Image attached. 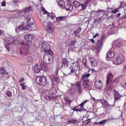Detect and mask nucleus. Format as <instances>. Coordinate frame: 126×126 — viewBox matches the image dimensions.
<instances>
[{
    "instance_id": "nucleus-1",
    "label": "nucleus",
    "mask_w": 126,
    "mask_h": 126,
    "mask_svg": "<svg viewBox=\"0 0 126 126\" xmlns=\"http://www.w3.org/2000/svg\"><path fill=\"white\" fill-rule=\"evenodd\" d=\"M90 75V74L89 73L84 74L82 75L81 80L83 81L82 86L85 90L89 89V85L88 83L89 82V80L88 78Z\"/></svg>"
},
{
    "instance_id": "nucleus-2",
    "label": "nucleus",
    "mask_w": 126,
    "mask_h": 126,
    "mask_svg": "<svg viewBox=\"0 0 126 126\" xmlns=\"http://www.w3.org/2000/svg\"><path fill=\"white\" fill-rule=\"evenodd\" d=\"M5 41L7 44L5 45V47L8 51H10L11 49L9 45L12 44L14 45H16L18 42L17 40L14 38L11 37L6 39Z\"/></svg>"
},
{
    "instance_id": "nucleus-3",
    "label": "nucleus",
    "mask_w": 126,
    "mask_h": 126,
    "mask_svg": "<svg viewBox=\"0 0 126 126\" xmlns=\"http://www.w3.org/2000/svg\"><path fill=\"white\" fill-rule=\"evenodd\" d=\"M35 81L38 84L43 86H45L47 83L46 77L43 76H37L36 77Z\"/></svg>"
},
{
    "instance_id": "nucleus-4",
    "label": "nucleus",
    "mask_w": 126,
    "mask_h": 126,
    "mask_svg": "<svg viewBox=\"0 0 126 126\" xmlns=\"http://www.w3.org/2000/svg\"><path fill=\"white\" fill-rule=\"evenodd\" d=\"M113 76L111 73H109L108 74L107 81L106 82V88L108 90H110L113 87L111 85V83H113L112 79Z\"/></svg>"
},
{
    "instance_id": "nucleus-5",
    "label": "nucleus",
    "mask_w": 126,
    "mask_h": 126,
    "mask_svg": "<svg viewBox=\"0 0 126 126\" xmlns=\"http://www.w3.org/2000/svg\"><path fill=\"white\" fill-rule=\"evenodd\" d=\"M125 57L123 55L120 54L119 55L117 58L114 59L113 63L116 65L119 64L123 62L125 60Z\"/></svg>"
},
{
    "instance_id": "nucleus-6",
    "label": "nucleus",
    "mask_w": 126,
    "mask_h": 126,
    "mask_svg": "<svg viewBox=\"0 0 126 126\" xmlns=\"http://www.w3.org/2000/svg\"><path fill=\"white\" fill-rule=\"evenodd\" d=\"M52 57L50 55L46 53L44 56L43 61L44 62L47 64H49L51 63L52 61Z\"/></svg>"
},
{
    "instance_id": "nucleus-7",
    "label": "nucleus",
    "mask_w": 126,
    "mask_h": 126,
    "mask_svg": "<svg viewBox=\"0 0 126 126\" xmlns=\"http://www.w3.org/2000/svg\"><path fill=\"white\" fill-rule=\"evenodd\" d=\"M46 28L47 31L48 32H51L52 33L53 32L55 29V26L52 24V23H50L49 21L47 23V24L45 27H44Z\"/></svg>"
},
{
    "instance_id": "nucleus-8",
    "label": "nucleus",
    "mask_w": 126,
    "mask_h": 126,
    "mask_svg": "<svg viewBox=\"0 0 126 126\" xmlns=\"http://www.w3.org/2000/svg\"><path fill=\"white\" fill-rule=\"evenodd\" d=\"M19 52L21 55L26 56L30 52L29 48L26 47H21L19 48Z\"/></svg>"
},
{
    "instance_id": "nucleus-9",
    "label": "nucleus",
    "mask_w": 126,
    "mask_h": 126,
    "mask_svg": "<svg viewBox=\"0 0 126 126\" xmlns=\"http://www.w3.org/2000/svg\"><path fill=\"white\" fill-rule=\"evenodd\" d=\"M39 18L41 23L44 27H45V26H46L47 24V23L49 21L47 20L48 18L47 19H45V17L42 16L41 15H39Z\"/></svg>"
},
{
    "instance_id": "nucleus-10",
    "label": "nucleus",
    "mask_w": 126,
    "mask_h": 126,
    "mask_svg": "<svg viewBox=\"0 0 126 126\" xmlns=\"http://www.w3.org/2000/svg\"><path fill=\"white\" fill-rule=\"evenodd\" d=\"M42 48L45 52H48L50 49V45L47 43H43L42 44Z\"/></svg>"
},
{
    "instance_id": "nucleus-11",
    "label": "nucleus",
    "mask_w": 126,
    "mask_h": 126,
    "mask_svg": "<svg viewBox=\"0 0 126 126\" xmlns=\"http://www.w3.org/2000/svg\"><path fill=\"white\" fill-rule=\"evenodd\" d=\"M103 86L102 82L100 80H97L95 81L94 86L96 88L100 89Z\"/></svg>"
},
{
    "instance_id": "nucleus-12",
    "label": "nucleus",
    "mask_w": 126,
    "mask_h": 126,
    "mask_svg": "<svg viewBox=\"0 0 126 126\" xmlns=\"http://www.w3.org/2000/svg\"><path fill=\"white\" fill-rule=\"evenodd\" d=\"M113 43H114L113 44L112 46L113 48H120L122 46L121 42L118 40L116 41Z\"/></svg>"
},
{
    "instance_id": "nucleus-13",
    "label": "nucleus",
    "mask_w": 126,
    "mask_h": 126,
    "mask_svg": "<svg viewBox=\"0 0 126 126\" xmlns=\"http://www.w3.org/2000/svg\"><path fill=\"white\" fill-rule=\"evenodd\" d=\"M90 63L91 66L93 67L96 66L98 64V62L95 59L93 58H91L89 59Z\"/></svg>"
},
{
    "instance_id": "nucleus-14",
    "label": "nucleus",
    "mask_w": 126,
    "mask_h": 126,
    "mask_svg": "<svg viewBox=\"0 0 126 126\" xmlns=\"http://www.w3.org/2000/svg\"><path fill=\"white\" fill-rule=\"evenodd\" d=\"M114 55V52L113 51H109L107 53L106 59L107 61L113 57Z\"/></svg>"
},
{
    "instance_id": "nucleus-15",
    "label": "nucleus",
    "mask_w": 126,
    "mask_h": 126,
    "mask_svg": "<svg viewBox=\"0 0 126 126\" xmlns=\"http://www.w3.org/2000/svg\"><path fill=\"white\" fill-rule=\"evenodd\" d=\"M24 23L23 22H22L21 24L17 28H16L15 30L16 32H17V30L18 29L20 31H22L23 30H27L28 29V27H27V25H26L25 27H24L23 26Z\"/></svg>"
},
{
    "instance_id": "nucleus-16",
    "label": "nucleus",
    "mask_w": 126,
    "mask_h": 126,
    "mask_svg": "<svg viewBox=\"0 0 126 126\" xmlns=\"http://www.w3.org/2000/svg\"><path fill=\"white\" fill-rule=\"evenodd\" d=\"M114 98L115 100L114 102L118 100H120L121 95L118 92H117L116 91L114 90Z\"/></svg>"
},
{
    "instance_id": "nucleus-17",
    "label": "nucleus",
    "mask_w": 126,
    "mask_h": 126,
    "mask_svg": "<svg viewBox=\"0 0 126 126\" xmlns=\"http://www.w3.org/2000/svg\"><path fill=\"white\" fill-rule=\"evenodd\" d=\"M91 0H84L83 2V4H81V6L82 7V9L84 10L86 9L87 6V4L90 2Z\"/></svg>"
},
{
    "instance_id": "nucleus-18",
    "label": "nucleus",
    "mask_w": 126,
    "mask_h": 126,
    "mask_svg": "<svg viewBox=\"0 0 126 126\" xmlns=\"http://www.w3.org/2000/svg\"><path fill=\"white\" fill-rule=\"evenodd\" d=\"M70 69L71 71L68 75H75V76H78V75L77 69L74 68L72 67H70Z\"/></svg>"
},
{
    "instance_id": "nucleus-19",
    "label": "nucleus",
    "mask_w": 126,
    "mask_h": 126,
    "mask_svg": "<svg viewBox=\"0 0 126 126\" xmlns=\"http://www.w3.org/2000/svg\"><path fill=\"white\" fill-rule=\"evenodd\" d=\"M103 45V42L102 41H101L99 40L98 41L97 43V51L98 52H99Z\"/></svg>"
},
{
    "instance_id": "nucleus-20",
    "label": "nucleus",
    "mask_w": 126,
    "mask_h": 126,
    "mask_svg": "<svg viewBox=\"0 0 126 126\" xmlns=\"http://www.w3.org/2000/svg\"><path fill=\"white\" fill-rule=\"evenodd\" d=\"M33 69L35 73H39L40 70V67L37 64H36L34 65Z\"/></svg>"
},
{
    "instance_id": "nucleus-21",
    "label": "nucleus",
    "mask_w": 126,
    "mask_h": 126,
    "mask_svg": "<svg viewBox=\"0 0 126 126\" xmlns=\"http://www.w3.org/2000/svg\"><path fill=\"white\" fill-rule=\"evenodd\" d=\"M64 8L66 10L71 11L73 10V6L70 3L67 4L66 6H65Z\"/></svg>"
},
{
    "instance_id": "nucleus-22",
    "label": "nucleus",
    "mask_w": 126,
    "mask_h": 126,
    "mask_svg": "<svg viewBox=\"0 0 126 126\" xmlns=\"http://www.w3.org/2000/svg\"><path fill=\"white\" fill-rule=\"evenodd\" d=\"M60 65H61V67L65 68L68 65V61L66 59L64 60L63 62L60 63Z\"/></svg>"
},
{
    "instance_id": "nucleus-23",
    "label": "nucleus",
    "mask_w": 126,
    "mask_h": 126,
    "mask_svg": "<svg viewBox=\"0 0 126 126\" xmlns=\"http://www.w3.org/2000/svg\"><path fill=\"white\" fill-rule=\"evenodd\" d=\"M81 83L80 81H78L76 83V86H77V88L78 92L79 93H81Z\"/></svg>"
},
{
    "instance_id": "nucleus-24",
    "label": "nucleus",
    "mask_w": 126,
    "mask_h": 126,
    "mask_svg": "<svg viewBox=\"0 0 126 126\" xmlns=\"http://www.w3.org/2000/svg\"><path fill=\"white\" fill-rule=\"evenodd\" d=\"M58 5H59L60 7L62 9L64 8L65 6L64 2L62 0L59 1L58 2Z\"/></svg>"
},
{
    "instance_id": "nucleus-25",
    "label": "nucleus",
    "mask_w": 126,
    "mask_h": 126,
    "mask_svg": "<svg viewBox=\"0 0 126 126\" xmlns=\"http://www.w3.org/2000/svg\"><path fill=\"white\" fill-rule=\"evenodd\" d=\"M26 37H28V40H29V43H31V41L32 40V39L33 38V37L30 34H26V35L24 36V38H26Z\"/></svg>"
},
{
    "instance_id": "nucleus-26",
    "label": "nucleus",
    "mask_w": 126,
    "mask_h": 126,
    "mask_svg": "<svg viewBox=\"0 0 126 126\" xmlns=\"http://www.w3.org/2000/svg\"><path fill=\"white\" fill-rule=\"evenodd\" d=\"M27 27H28V28H31L34 30H36V26L35 25L33 24V23L32 21L31 22V24H30V25L27 26Z\"/></svg>"
},
{
    "instance_id": "nucleus-27",
    "label": "nucleus",
    "mask_w": 126,
    "mask_h": 126,
    "mask_svg": "<svg viewBox=\"0 0 126 126\" xmlns=\"http://www.w3.org/2000/svg\"><path fill=\"white\" fill-rule=\"evenodd\" d=\"M65 19V16H61L56 18V21L58 22H60L63 21Z\"/></svg>"
},
{
    "instance_id": "nucleus-28",
    "label": "nucleus",
    "mask_w": 126,
    "mask_h": 126,
    "mask_svg": "<svg viewBox=\"0 0 126 126\" xmlns=\"http://www.w3.org/2000/svg\"><path fill=\"white\" fill-rule=\"evenodd\" d=\"M31 19V16L30 15L26 17V20H27V26L30 25V24H31V22L30 21Z\"/></svg>"
},
{
    "instance_id": "nucleus-29",
    "label": "nucleus",
    "mask_w": 126,
    "mask_h": 126,
    "mask_svg": "<svg viewBox=\"0 0 126 126\" xmlns=\"http://www.w3.org/2000/svg\"><path fill=\"white\" fill-rule=\"evenodd\" d=\"M81 30V27H79L78 29L74 32L73 34H75V37L77 36V35L80 32Z\"/></svg>"
},
{
    "instance_id": "nucleus-30",
    "label": "nucleus",
    "mask_w": 126,
    "mask_h": 126,
    "mask_svg": "<svg viewBox=\"0 0 126 126\" xmlns=\"http://www.w3.org/2000/svg\"><path fill=\"white\" fill-rule=\"evenodd\" d=\"M101 103L103 105H105L106 106L108 105V104L107 101L105 99H102L100 100Z\"/></svg>"
},
{
    "instance_id": "nucleus-31",
    "label": "nucleus",
    "mask_w": 126,
    "mask_h": 126,
    "mask_svg": "<svg viewBox=\"0 0 126 126\" xmlns=\"http://www.w3.org/2000/svg\"><path fill=\"white\" fill-rule=\"evenodd\" d=\"M73 4L75 7H77L81 5V4L80 3L77 1H75L73 2Z\"/></svg>"
},
{
    "instance_id": "nucleus-32",
    "label": "nucleus",
    "mask_w": 126,
    "mask_h": 126,
    "mask_svg": "<svg viewBox=\"0 0 126 126\" xmlns=\"http://www.w3.org/2000/svg\"><path fill=\"white\" fill-rule=\"evenodd\" d=\"M0 73L2 74H7V72L2 67H1L0 69Z\"/></svg>"
},
{
    "instance_id": "nucleus-33",
    "label": "nucleus",
    "mask_w": 126,
    "mask_h": 126,
    "mask_svg": "<svg viewBox=\"0 0 126 126\" xmlns=\"http://www.w3.org/2000/svg\"><path fill=\"white\" fill-rule=\"evenodd\" d=\"M64 99L65 101V104L66 105H69L70 104L71 101H70L69 99L66 97H64Z\"/></svg>"
},
{
    "instance_id": "nucleus-34",
    "label": "nucleus",
    "mask_w": 126,
    "mask_h": 126,
    "mask_svg": "<svg viewBox=\"0 0 126 126\" xmlns=\"http://www.w3.org/2000/svg\"><path fill=\"white\" fill-rule=\"evenodd\" d=\"M28 37H26L24 38V39L23 40L24 44H26V45H29L30 44V43H29V40H28Z\"/></svg>"
},
{
    "instance_id": "nucleus-35",
    "label": "nucleus",
    "mask_w": 126,
    "mask_h": 126,
    "mask_svg": "<svg viewBox=\"0 0 126 126\" xmlns=\"http://www.w3.org/2000/svg\"><path fill=\"white\" fill-rule=\"evenodd\" d=\"M41 68L43 70H46L47 69V66L45 65H41Z\"/></svg>"
},
{
    "instance_id": "nucleus-36",
    "label": "nucleus",
    "mask_w": 126,
    "mask_h": 126,
    "mask_svg": "<svg viewBox=\"0 0 126 126\" xmlns=\"http://www.w3.org/2000/svg\"><path fill=\"white\" fill-rule=\"evenodd\" d=\"M27 61L30 63H32L33 62L32 58L31 57H28L27 59Z\"/></svg>"
},
{
    "instance_id": "nucleus-37",
    "label": "nucleus",
    "mask_w": 126,
    "mask_h": 126,
    "mask_svg": "<svg viewBox=\"0 0 126 126\" xmlns=\"http://www.w3.org/2000/svg\"><path fill=\"white\" fill-rule=\"evenodd\" d=\"M58 80V78L57 77H54L51 80L53 83H54V82H56Z\"/></svg>"
},
{
    "instance_id": "nucleus-38",
    "label": "nucleus",
    "mask_w": 126,
    "mask_h": 126,
    "mask_svg": "<svg viewBox=\"0 0 126 126\" xmlns=\"http://www.w3.org/2000/svg\"><path fill=\"white\" fill-rule=\"evenodd\" d=\"M6 94L8 97H11L12 95V92L9 91H8L6 92Z\"/></svg>"
},
{
    "instance_id": "nucleus-39",
    "label": "nucleus",
    "mask_w": 126,
    "mask_h": 126,
    "mask_svg": "<svg viewBox=\"0 0 126 126\" xmlns=\"http://www.w3.org/2000/svg\"><path fill=\"white\" fill-rule=\"evenodd\" d=\"M88 101V100H86L84 101L83 102H82L80 104L79 106H80L81 107H82L83 106V105L85 104L87 101Z\"/></svg>"
},
{
    "instance_id": "nucleus-40",
    "label": "nucleus",
    "mask_w": 126,
    "mask_h": 126,
    "mask_svg": "<svg viewBox=\"0 0 126 126\" xmlns=\"http://www.w3.org/2000/svg\"><path fill=\"white\" fill-rule=\"evenodd\" d=\"M31 7H28L25 9H23L24 12H27L28 11H31Z\"/></svg>"
},
{
    "instance_id": "nucleus-41",
    "label": "nucleus",
    "mask_w": 126,
    "mask_h": 126,
    "mask_svg": "<svg viewBox=\"0 0 126 126\" xmlns=\"http://www.w3.org/2000/svg\"><path fill=\"white\" fill-rule=\"evenodd\" d=\"M105 11L104 10H98L97 11H96L95 12L96 13H99V14H101L100 12H102L103 14H104L105 12Z\"/></svg>"
},
{
    "instance_id": "nucleus-42",
    "label": "nucleus",
    "mask_w": 126,
    "mask_h": 126,
    "mask_svg": "<svg viewBox=\"0 0 126 126\" xmlns=\"http://www.w3.org/2000/svg\"><path fill=\"white\" fill-rule=\"evenodd\" d=\"M23 11V10L19 11V13L20 15L23 16L25 15V12H24Z\"/></svg>"
},
{
    "instance_id": "nucleus-43",
    "label": "nucleus",
    "mask_w": 126,
    "mask_h": 126,
    "mask_svg": "<svg viewBox=\"0 0 126 126\" xmlns=\"http://www.w3.org/2000/svg\"><path fill=\"white\" fill-rule=\"evenodd\" d=\"M107 120H104L99 122V124L100 125H102L103 124H104L105 122H106Z\"/></svg>"
},
{
    "instance_id": "nucleus-44",
    "label": "nucleus",
    "mask_w": 126,
    "mask_h": 126,
    "mask_svg": "<svg viewBox=\"0 0 126 126\" xmlns=\"http://www.w3.org/2000/svg\"><path fill=\"white\" fill-rule=\"evenodd\" d=\"M75 107L73 109V110H74L76 111H80V112L81 111V110L76 108V107Z\"/></svg>"
},
{
    "instance_id": "nucleus-45",
    "label": "nucleus",
    "mask_w": 126,
    "mask_h": 126,
    "mask_svg": "<svg viewBox=\"0 0 126 126\" xmlns=\"http://www.w3.org/2000/svg\"><path fill=\"white\" fill-rule=\"evenodd\" d=\"M20 85L21 86L22 89L24 90L26 88V87L24 84L23 83H21L20 84Z\"/></svg>"
},
{
    "instance_id": "nucleus-46",
    "label": "nucleus",
    "mask_w": 126,
    "mask_h": 126,
    "mask_svg": "<svg viewBox=\"0 0 126 126\" xmlns=\"http://www.w3.org/2000/svg\"><path fill=\"white\" fill-rule=\"evenodd\" d=\"M118 11V10L117 8H116L114 10L111 11V12L113 13H116Z\"/></svg>"
},
{
    "instance_id": "nucleus-47",
    "label": "nucleus",
    "mask_w": 126,
    "mask_h": 126,
    "mask_svg": "<svg viewBox=\"0 0 126 126\" xmlns=\"http://www.w3.org/2000/svg\"><path fill=\"white\" fill-rule=\"evenodd\" d=\"M47 16L48 17H50V18L52 19L53 20L54 18V16H51L50 15V14H48L47 15Z\"/></svg>"
},
{
    "instance_id": "nucleus-48",
    "label": "nucleus",
    "mask_w": 126,
    "mask_h": 126,
    "mask_svg": "<svg viewBox=\"0 0 126 126\" xmlns=\"http://www.w3.org/2000/svg\"><path fill=\"white\" fill-rule=\"evenodd\" d=\"M6 2L5 1H3L1 3V6H5L6 5Z\"/></svg>"
},
{
    "instance_id": "nucleus-49",
    "label": "nucleus",
    "mask_w": 126,
    "mask_h": 126,
    "mask_svg": "<svg viewBox=\"0 0 126 126\" xmlns=\"http://www.w3.org/2000/svg\"><path fill=\"white\" fill-rule=\"evenodd\" d=\"M75 43V41H74V40L71 41L70 43L69 44V45L70 46H72V45H74Z\"/></svg>"
},
{
    "instance_id": "nucleus-50",
    "label": "nucleus",
    "mask_w": 126,
    "mask_h": 126,
    "mask_svg": "<svg viewBox=\"0 0 126 126\" xmlns=\"http://www.w3.org/2000/svg\"><path fill=\"white\" fill-rule=\"evenodd\" d=\"M87 121L86 120H84L83 122V124L84 125H85L88 124V122H86Z\"/></svg>"
},
{
    "instance_id": "nucleus-51",
    "label": "nucleus",
    "mask_w": 126,
    "mask_h": 126,
    "mask_svg": "<svg viewBox=\"0 0 126 126\" xmlns=\"http://www.w3.org/2000/svg\"><path fill=\"white\" fill-rule=\"evenodd\" d=\"M24 78H21L19 80V82H21L22 81L24 80Z\"/></svg>"
},
{
    "instance_id": "nucleus-52",
    "label": "nucleus",
    "mask_w": 126,
    "mask_h": 126,
    "mask_svg": "<svg viewBox=\"0 0 126 126\" xmlns=\"http://www.w3.org/2000/svg\"><path fill=\"white\" fill-rule=\"evenodd\" d=\"M104 40V36H103L101 38L100 40V41H102L103 42Z\"/></svg>"
},
{
    "instance_id": "nucleus-53",
    "label": "nucleus",
    "mask_w": 126,
    "mask_h": 126,
    "mask_svg": "<svg viewBox=\"0 0 126 126\" xmlns=\"http://www.w3.org/2000/svg\"><path fill=\"white\" fill-rule=\"evenodd\" d=\"M111 29L113 28L115 26H114V22H112V24H111Z\"/></svg>"
},
{
    "instance_id": "nucleus-54",
    "label": "nucleus",
    "mask_w": 126,
    "mask_h": 126,
    "mask_svg": "<svg viewBox=\"0 0 126 126\" xmlns=\"http://www.w3.org/2000/svg\"><path fill=\"white\" fill-rule=\"evenodd\" d=\"M43 14H50V13H49L46 10L44 11V12L43 13Z\"/></svg>"
},
{
    "instance_id": "nucleus-55",
    "label": "nucleus",
    "mask_w": 126,
    "mask_h": 126,
    "mask_svg": "<svg viewBox=\"0 0 126 126\" xmlns=\"http://www.w3.org/2000/svg\"><path fill=\"white\" fill-rule=\"evenodd\" d=\"M87 118V119H86L85 120L87 121L86 122H88V124L90 121V119L89 118Z\"/></svg>"
},
{
    "instance_id": "nucleus-56",
    "label": "nucleus",
    "mask_w": 126,
    "mask_h": 126,
    "mask_svg": "<svg viewBox=\"0 0 126 126\" xmlns=\"http://www.w3.org/2000/svg\"><path fill=\"white\" fill-rule=\"evenodd\" d=\"M116 119H117L116 118H114L113 117H111V118H110V120H116Z\"/></svg>"
},
{
    "instance_id": "nucleus-57",
    "label": "nucleus",
    "mask_w": 126,
    "mask_h": 126,
    "mask_svg": "<svg viewBox=\"0 0 126 126\" xmlns=\"http://www.w3.org/2000/svg\"><path fill=\"white\" fill-rule=\"evenodd\" d=\"M122 17L123 18H125L126 17V13H125V15L122 16Z\"/></svg>"
},
{
    "instance_id": "nucleus-58",
    "label": "nucleus",
    "mask_w": 126,
    "mask_h": 126,
    "mask_svg": "<svg viewBox=\"0 0 126 126\" xmlns=\"http://www.w3.org/2000/svg\"><path fill=\"white\" fill-rule=\"evenodd\" d=\"M114 32V31H111L109 33V34L110 35L112 34Z\"/></svg>"
},
{
    "instance_id": "nucleus-59",
    "label": "nucleus",
    "mask_w": 126,
    "mask_h": 126,
    "mask_svg": "<svg viewBox=\"0 0 126 126\" xmlns=\"http://www.w3.org/2000/svg\"><path fill=\"white\" fill-rule=\"evenodd\" d=\"M90 41L92 42V43H94V39H92L90 40Z\"/></svg>"
},
{
    "instance_id": "nucleus-60",
    "label": "nucleus",
    "mask_w": 126,
    "mask_h": 126,
    "mask_svg": "<svg viewBox=\"0 0 126 126\" xmlns=\"http://www.w3.org/2000/svg\"><path fill=\"white\" fill-rule=\"evenodd\" d=\"M98 35V34L97 33H96L95 34L94 36L93 37V38H94L96 37Z\"/></svg>"
},
{
    "instance_id": "nucleus-61",
    "label": "nucleus",
    "mask_w": 126,
    "mask_h": 126,
    "mask_svg": "<svg viewBox=\"0 0 126 126\" xmlns=\"http://www.w3.org/2000/svg\"><path fill=\"white\" fill-rule=\"evenodd\" d=\"M13 0V2H14V3H17V0Z\"/></svg>"
},
{
    "instance_id": "nucleus-62",
    "label": "nucleus",
    "mask_w": 126,
    "mask_h": 126,
    "mask_svg": "<svg viewBox=\"0 0 126 126\" xmlns=\"http://www.w3.org/2000/svg\"><path fill=\"white\" fill-rule=\"evenodd\" d=\"M61 44H59V47H60V48L61 49H63V48H64V47H63V46H62V47H61Z\"/></svg>"
},
{
    "instance_id": "nucleus-63",
    "label": "nucleus",
    "mask_w": 126,
    "mask_h": 126,
    "mask_svg": "<svg viewBox=\"0 0 126 126\" xmlns=\"http://www.w3.org/2000/svg\"><path fill=\"white\" fill-rule=\"evenodd\" d=\"M126 69V65L124 66L123 68V70H125Z\"/></svg>"
},
{
    "instance_id": "nucleus-64",
    "label": "nucleus",
    "mask_w": 126,
    "mask_h": 126,
    "mask_svg": "<svg viewBox=\"0 0 126 126\" xmlns=\"http://www.w3.org/2000/svg\"><path fill=\"white\" fill-rule=\"evenodd\" d=\"M42 10L43 11H46L45 8H44L43 7H42Z\"/></svg>"
}]
</instances>
